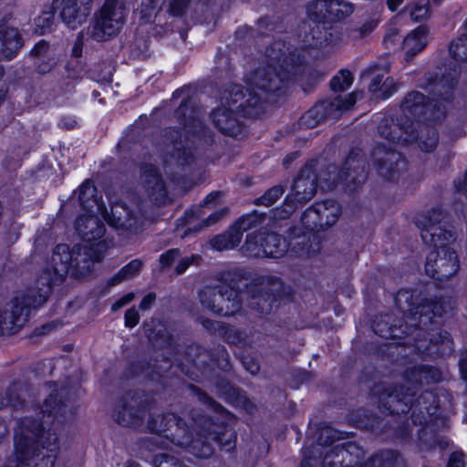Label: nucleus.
<instances>
[{
    "instance_id": "f257e3e1",
    "label": "nucleus",
    "mask_w": 467,
    "mask_h": 467,
    "mask_svg": "<svg viewBox=\"0 0 467 467\" xmlns=\"http://www.w3.org/2000/svg\"><path fill=\"white\" fill-rule=\"evenodd\" d=\"M75 408L64 389H54L40 407L27 410L15 427L17 462L7 467H53L58 450V431L70 420Z\"/></svg>"
},
{
    "instance_id": "f03ea898",
    "label": "nucleus",
    "mask_w": 467,
    "mask_h": 467,
    "mask_svg": "<svg viewBox=\"0 0 467 467\" xmlns=\"http://www.w3.org/2000/svg\"><path fill=\"white\" fill-rule=\"evenodd\" d=\"M107 248L106 242H99L95 245L82 243L72 248L64 244H57L38 276L37 295L36 291H30L16 297L10 310H0V335L13 334L22 327L31 309L44 304L51 286L60 283L67 274L80 277L90 273L94 264L102 260Z\"/></svg>"
},
{
    "instance_id": "7ed1b4c3",
    "label": "nucleus",
    "mask_w": 467,
    "mask_h": 467,
    "mask_svg": "<svg viewBox=\"0 0 467 467\" xmlns=\"http://www.w3.org/2000/svg\"><path fill=\"white\" fill-rule=\"evenodd\" d=\"M303 70V57L297 48L277 40L265 49V103L283 100Z\"/></svg>"
},
{
    "instance_id": "20e7f679",
    "label": "nucleus",
    "mask_w": 467,
    "mask_h": 467,
    "mask_svg": "<svg viewBox=\"0 0 467 467\" xmlns=\"http://www.w3.org/2000/svg\"><path fill=\"white\" fill-rule=\"evenodd\" d=\"M458 73L452 72L436 75L435 78L429 77L430 91L433 98L429 99L419 91L409 92L400 103L404 115L403 119L412 117L416 122H441L446 117L448 106L454 99L453 89L457 83Z\"/></svg>"
},
{
    "instance_id": "39448f33",
    "label": "nucleus",
    "mask_w": 467,
    "mask_h": 467,
    "mask_svg": "<svg viewBox=\"0 0 467 467\" xmlns=\"http://www.w3.org/2000/svg\"><path fill=\"white\" fill-rule=\"evenodd\" d=\"M192 420L197 438H193L186 423L172 413L153 418L149 428L158 438L164 437L177 446L187 447L197 457H210L213 451L211 441L218 440V433L213 430L214 424L204 416Z\"/></svg>"
},
{
    "instance_id": "423d86ee",
    "label": "nucleus",
    "mask_w": 467,
    "mask_h": 467,
    "mask_svg": "<svg viewBox=\"0 0 467 467\" xmlns=\"http://www.w3.org/2000/svg\"><path fill=\"white\" fill-rule=\"evenodd\" d=\"M441 373L436 368L427 365H418L408 368L404 373L407 390L404 387L376 384L372 394L378 397L379 408H383L391 414L407 413L412 408V397L417 393L419 386L440 381Z\"/></svg>"
},
{
    "instance_id": "0eeeda50",
    "label": "nucleus",
    "mask_w": 467,
    "mask_h": 467,
    "mask_svg": "<svg viewBox=\"0 0 467 467\" xmlns=\"http://www.w3.org/2000/svg\"><path fill=\"white\" fill-rule=\"evenodd\" d=\"M453 302L451 299L441 298L439 301L423 298L419 295V305L416 306L418 314V323L420 326L415 327L413 340L418 349H428L429 346L422 341L429 340L431 345H442L448 349H451V339L450 334L440 328L438 320L443 314L452 310Z\"/></svg>"
},
{
    "instance_id": "6e6552de",
    "label": "nucleus",
    "mask_w": 467,
    "mask_h": 467,
    "mask_svg": "<svg viewBox=\"0 0 467 467\" xmlns=\"http://www.w3.org/2000/svg\"><path fill=\"white\" fill-rule=\"evenodd\" d=\"M397 307L403 313L402 320H394L389 314L377 317L373 322V330L384 338H403L412 336L418 323L416 306L419 305V295L409 290H400L395 298Z\"/></svg>"
},
{
    "instance_id": "1a4fd4ad",
    "label": "nucleus",
    "mask_w": 467,
    "mask_h": 467,
    "mask_svg": "<svg viewBox=\"0 0 467 467\" xmlns=\"http://www.w3.org/2000/svg\"><path fill=\"white\" fill-rule=\"evenodd\" d=\"M365 451L356 442L348 441L328 447H311L305 452L301 467H356Z\"/></svg>"
},
{
    "instance_id": "9d476101",
    "label": "nucleus",
    "mask_w": 467,
    "mask_h": 467,
    "mask_svg": "<svg viewBox=\"0 0 467 467\" xmlns=\"http://www.w3.org/2000/svg\"><path fill=\"white\" fill-rule=\"evenodd\" d=\"M125 8L119 0H106L86 28V34L95 41H107L116 36L124 25Z\"/></svg>"
},
{
    "instance_id": "9b49d317",
    "label": "nucleus",
    "mask_w": 467,
    "mask_h": 467,
    "mask_svg": "<svg viewBox=\"0 0 467 467\" xmlns=\"http://www.w3.org/2000/svg\"><path fill=\"white\" fill-rule=\"evenodd\" d=\"M262 81L261 71H255L253 75L247 78V82L250 86L248 98L244 102V90L240 85H232L229 88L225 89L221 98V104L234 109V111L242 109L244 115L251 118H257L261 115L263 104L260 98V91Z\"/></svg>"
},
{
    "instance_id": "f8f14e48",
    "label": "nucleus",
    "mask_w": 467,
    "mask_h": 467,
    "mask_svg": "<svg viewBox=\"0 0 467 467\" xmlns=\"http://www.w3.org/2000/svg\"><path fill=\"white\" fill-rule=\"evenodd\" d=\"M199 299L204 308L221 316H231L241 307L239 291L225 283L216 286H205L200 291Z\"/></svg>"
},
{
    "instance_id": "ddd939ff",
    "label": "nucleus",
    "mask_w": 467,
    "mask_h": 467,
    "mask_svg": "<svg viewBox=\"0 0 467 467\" xmlns=\"http://www.w3.org/2000/svg\"><path fill=\"white\" fill-rule=\"evenodd\" d=\"M362 97V91H356L344 98L337 96L332 99L322 100L302 115L299 126L305 129H313L328 118H337L342 111L349 109L357 99Z\"/></svg>"
},
{
    "instance_id": "4468645a",
    "label": "nucleus",
    "mask_w": 467,
    "mask_h": 467,
    "mask_svg": "<svg viewBox=\"0 0 467 467\" xmlns=\"http://www.w3.org/2000/svg\"><path fill=\"white\" fill-rule=\"evenodd\" d=\"M445 213L441 208L428 211L417 219L416 224L421 229L420 236L426 244L438 246L440 242L455 239V233L443 221Z\"/></svg>"
},
{
    "instance_id": "2eb2a0df",
    "label": "nucleus",
    "mask_w": 467,
    "mask_h": 467,
    "mask_svg": "<svg viewBox=\"0 0 467 467\" xmlns=\"http://www.w3.org/2000/svg\"><path fill=\"white\" fill-rule=\"evenodd\" d=\"M440 242L437 249L431 251L425 264L426 274L438 281L446 280L454 275L460 269V261L455 251Z\"/></svg>"
},
{
    "instance_id": "dca6fc26",
    "label": "nucleus",
    "mask_w": 467,
    "mask_h": 467,
    "mask_svg": "<svg viewBox=\"0 0 467 467\" xmlns=\"http://www.w3.org/2000/svg\"><path fill=\"white\" fill-rule=\"evenodd\" d=\"M341 188L347 192L358 191L368 178V164L360 150H352L339 169Z\"/></svg>"
},
{
    "instance_id": "f3484780",
    "label": "nucleus",
    "mask_w": 467,
    "mask_h": 467,
    "mask_svg": "<svg viewBox=\"0 0 467 467\" xmlns=\"http://www.w3.org/2000/svg\"><path fill=\"white\" fill-rule=\"evenodd\" d=\"M371 157L377 172L386 181L397 180L406 170V160L401 153L384 145L375 146Z\"/></svg>"
},
{
    "instance_id": "a211bd4d",
    "label": "nucleus",
    "mask_w": 467,
    "mask_h": 467,
    "mask_svg": "<svg viewBox=\"0 0 467 467\" xmlns=\"http://www.w3.org/2000/svg\"><path fill=\"white\" fill-rule=\"evenodd\" d=\"M317 161H307L299 171L291 186V197L294 203L304 204L314 198L317 190L318 176L317 173Z\"/></svg>"
},
{
    "instance_id": "6ab92c4d",
    "label": "nucleus",
    "mask_w": 467,
    "mask_h": 467,
    "mask_svg": "<svg viewBox=\"0 0 467 467\" xmlns=\"http://www.w3.org/2000/svg\"><path fill=\"white\" fill-rule=\"evenodd\" d=\"M101 216L112 227L123 231H136L142 222V214L138 205L131 206L125 202H117L111 205L110 213L104 206Z\"/></svg>"
},
{
    "instance_id": "aec40b11",
    "label": "nucleus",
    "mask_w": 467,
    "mask_h": 467,
    "mask_svg": "<svg viewBox=\"0 0 467 467\" xmlns=\"http://www.w3.org/2000/svg\"><path fill=\"white\" fill-rule=\"evenodd\" d=\"M238 226L243 233H247L242 246L243 254L247 257H258L263 251V215L256 212L243 216L238 220Z\"/></svg>"
},
{
    "instance_id": "412c9836",
    "label": "nucleus",
    "mask_w": 467,
    "mask_h": 467,
    "mask_svg": "<svg viewBox=\"0 0 467 467\" xmlns=\"http://www.w3.org/2000/svg\"><path fill=\"white\" fill-rule=\"evenodd\" d=\"M54 5L64 25L75 30L89 16L92 0H54Z\"/></svg>"
},
{
    "instance_id": "4be33fe9",
    "label": "nucleus",
    "mask_w": 467,
    "mask_h": 467,
    "mask_svg": "<svg viewBox=\"0 0 467 467\" xmlns=\"http://www.w3.org/2000/svg\"><path fill=\"white\" fill-rule=\"evenodd\" d=\"M416 142L424 152H431L436 149L439 143L437 130L424 122H413L409 119L408 129L405 131L403 144Z\"/></svg>"
},
{
    "instance_id": "5701e85b",
    "label": "nucleus",
    "mask_w": 467,
    "mask_h": 467,
    "mask_svg": "<svg viewBox=\"0 0 467 467\" xmlns=\"http://www.w3.org/2000/svg\"><path fill=\"white\" fill-rule=\"evenodd\" d=\"M76 230L88 244L95 245L99 242H105L102 237L105 234V226L92 214L81 215L76 222Z\"/></svg>"
},
{
    "instance_id": "b1692460",
    "label": "nucleus",
    "mask_w": 467,
    "mask_h": 467,
    "mask_svg": "<svg viewBox=\"0 0 467 467\" xmlns=\"http://www.w3.org/2000/svg\"><path fill=\"white\" fill-rule=\"evenodd\" d=\"M293 290L285 285L280 278L268 277L265 284V303L268 302L269 311L277 309L282 303L292 300Z\"/></svg>"
},
{
    "instance_id": "393cba45",
    "label": "nucleus",
    "mask_w": 467,
    "mask_h": 467,
    "mask_svg": "<svg viewBox=\"0 0 467 467\" xmlns=\"http://www.w3.org/2000/svg\"><path fill=\"white\" fill-rule=\"evenodd\" d=\"M408 123L409 119L402 117L397 121L390 117H383L378 125V134L389 141L403 144Z\"/></svg>"
},
{
    "instance_id": "a878e982",
    "label": "nucleus",
    "mask_w": 467,
    "mask_h": 467,
    "mask_svg": "<svg viewBox=\"0 0 467 467\" xmlns=\"http://www.w3.org/2000/svg\"><path fill=\"white\" fill-rule=\"evenodd\" d=\"M141 179L150 198L158 203L163 202L166 198V189L157 169L152 165L143 167Z\"/></svg>"
},
{
    "instance_id": "bb28decb",
    "label": "nucleus",
    "mask_w": 467,
    "mask_h": 467,
    "mask_svg": "<svg viewBox=\"0 0 467 467\" xmlns=\"http://www.w3.org/2000/svg\"><path fill=\"white\" fill-rule=\"evenodd\" d=\"M146 412L139 407L137 401L122 402L116 410L114 415L116 421L122 426H138L143 420Z\"/></svg>"
},
{
    "instance_id": "cd10ccee",
    "label": "nucleus",
    "mask_w": 467,
    "mask_h": 467,
    "mask_svg": "<svg viewBox=\"0 0 467 467\" xmlns=\"http://www.w3.org/2000/svg\"><path fill=\"white\" fill-rule=\"evenodd\" d=\"M212 118L215 127L222 132L234 136L239 131V120L234 109L222 105L213 112Z\"/></svg>"
},
{
    "instance_id": "c85d7f7f",
    "label": "nucleus",
    "mask_w": 467,
    "mask_h": 467,
    "mask_svg": "<svg viewBox=\"0 0 467 467\" xmlns=\"http://www.w3.org/2000/svg\"><path fill=\"white\" fill-rule=\"evenodd\" d=\"M21 47L22 40L16 28L0 29V59H12Z\"/></svg>"
},
{
    "instance_id": "c756f323",
    "label": "nucleus",
    "mask_w": 467,
    "mask_h": 467,
    "mask_svg": "<svg viewBox=\"0 0 467 467\" xmlns=\"http://www.w3.org/2000/svg\"><path fill=\"white\" fill-rule=\"evenodd\" d=\"M428 28L420 26L410 33L403 40V49L405 50L406 59L410 60L418 53L421 52L427 46Z\"/></svg>"
},
{
    "instance_id": "7c9ffc66",
    "label": "nucleus",
    "mask_w": 467,
    "mask_h": 467,
    "mask_svg": "<svg viewBox=\"0 0 467 467\" xmlns=\"http://www.w3.org/2000/svg\"><path fill=\"white\" fill-rule=\"evenodd\" d=\"M241 243V230L238 226V221L232 225L226 232L216 235L211 240V245L217 251L234 249Z\"/></svg>"
},
{
    "instance_id": "2f4dec72",
    "label": "nucleus",
    "mask_w": 467,
    "mask_h": 467,
    "mask_svg": "<svg viewBox=\"0 0 467 467\" xmlns=\"http://www.w3.org/2000/svg\"><path fill=\"white\" fill-rule=\"evenodd\" d=\"M270 229L265 232V256L280 258L287 251L288 242L281 234Z\"/></svg>"
},
{
    "instance_id": "473e14b6",
    "label": "nucleus",
    "mask_w": 467,
    "mask_h": 467,
    "mask_svg": "<svg viewBox=\"0 0 467 467\" xmlns=\"http://www.w3.org/2000/svg\"><path fill=\"white\" fill-rule=\"evenodd\" d=\"M296 204L293 202L291 197H285L283 204L280 207L270 210L268 218L269 222L267 227L270 229H279L283 226L291 214L296 211Z\"/></svg>"
},
{
    "instance_id": "72a5a7b5",
    "label": "nucleus",
    "mask_w": 467,
    "mask_h": 467,
    "mask_svg": "<svg viewBox=\"0 0 467 467\" xmlns=\"http://www.w3.org/2000/svg\"><path fill=\"white\" fill-rule=\"evenodd\" d=\"M359 467H405V462L397 451L388 450L375 454Z\"/></svg>"
},
{
    "instance_id": "f704fd0d",
    "label": "nucleus",
    "mask_w": 467,
    "mask_h": 467,
    "mask_svg": "<svg viewBox=\"0 0 467 467\" xmlns=\"http://www.w3.org/2000/svg\"><path fill=\"white\" fill-rule=\"evenodd\" d=\"M317 204L324 230L334 225L341 215L340 204L335 200H326Z\"/></svg>"
},
{
    "instance_id": "c9c22d12",
    "label": "nucleus",
    "mask_w": 467,
    "mask_h": 467,
    "mask_svg": "<svg viewBox=\"0 0 467 467\" xmlns=\"http://www.w3.org/2000/svg\"><path fill=\"white\" fill-rule=\"evenodd\" d=\"M413 415L416 410L422 414L424 421H427L425 414L427 416L434 415L437 412V398L433 392L426 390L422 392L417 399L414 400L412 397V408Z\"/></svg>"
},
{
    "instance_id": "e433bc0d",
    "label": "nucleus",
    "mask_w": 467,
    "mask_h": 467,
    "mask_svg": "<svg viewBox=\"0 0 467 467\" xmlns=\"http://www.w3.org/2000/svg\"><path fill=\"white\" fill-rule=\"evenodd\" d=\"M96 192L97 189L91 182H84L79 187V202L85 210L89 212L96 207L97 212L100 213L104 205L97 199Z\"/></svg>"
},
{
    "instance_id": "4c0bfd02",
    "label": "nucleus",
    "mask_w": 467,
    "mask_h": 467,
    "mask_svg": "<svg viewBox=\"0 0 467 467\" xmlns=\"http://www.w3.org/2000/svg\"><path fill=\"white\" fill-rule=\"evenodd\" d=\"M289 232L290 241L288 242V246H290L295 253L303 255L310 254L315 252V250L312 249V245L309 244L310 234L302 233L301 230L297 228H290Z\"/></svg>"
},
{
    "instance_id": "58836bf2",
    "label": "nucleus",
    "mask_w": 467,
    "mask_h": 467,
    "mask_svg": "<svg viewBox=\"0 0 467 467\" xmlns=\"http://www.w3.org/2000/svg\"><path fill=\"white\" fill-rule=\"evenodd\" d=\"M348 437L347 432L339 431L330 426H324L320 428L317 438V444L312 447H328L333 448L335 441L344 440Z\"/></svg>"
},
{
    "instance_id": "ea45409f",
    "label": "nucleus",
    "mask_w": 467,
    "mask_h": 467,
    "mask_svg": "<svg viewBox=\"0 0 467 467\" xmlns=\"http://www.w3.org/2000/svg\"><path fill=\"white\" fill-rule=\"evenodd\" d=\"M142 266V262L139 259L132 260L127 265L122 267L114 276H112L108 284L114 286L117 284L128 279L134 278L140 272Z\"/></svg>"
},
{
    "instance_id": "a19ab883",
    "label": "nucleus",
    "mask_w": 467,
    "mask_h": 467,
    "mask_svg": "<svg viewBox=\"0 0 467 467\" xmlns=\"http://www.w3.org/2000/svg\"><path fill=\"white\" fill-rule=\"evenodd\" d=\"M317 176L321 187L326 190H333L337 186H341L340 172L334 164H329Z\"/></svg>"
},
{
    "instance_id": "79ce46f5",
    "label": "nucleus",
    "mask_w": 467,
    "mask_h": 467,
    "mask_svg": "<svg viewBox=\"0 0 467 467\" xmlns=\"http://www.w3.org/2000/svg\"><path fill=\"white\" fill-rule=\"evenodd\" d=\"M352 420L358 428L372 431H379L381 425V420L367 410L353 414Z\"/></svg>"
},
{
    "instance_id": "37998d69",
    "label": "nucleus",
    "mask_w": 467,
    "mask_h": 467,
    "mask_svg": "<svg viewBox=\"0 0 467 467\" xmlns=\"http://www.w3.org/2000/svg\"><path fill=\"white\" fill-rule=\"evenodd\" d=\"M301 222L304 227L308 231L324 230L319 213H317V202L304 212L301 216Z\"/></svg>"
},
{
    "instance_id": "c03bdc74",
    "label": "nucleus",
    "mask_w": 467,
    "mask_h": 467,
    "mask_svg": "<svg viewBox=\"0 0 467 467\" xmlns=\"http://www.w3.org/2000/svg\"><path fill=\"white\" fill-rule=\"evenodd\" d=\"M318 75L317 72L309 69L306 63L305 58L303 57V70L302 72L296 77L295 82H297L301 88L302 90L305 93L310 92L318 82Z\"/></svg>"
},
{
    "instance_id": "a18cd8bd",
    "label": "nucleus",
    "mask_w": 467,
    "mask_h": 467,
    "mask_svg": "<svg viewBox=\"0 0 467 467\" xmlns=\"http://www.w3.org/2000/svg\"><path fill=\"white\" fill-rule=\"evenodd\" d=\"M331 0H317L307 5V14L314 21L319 22L330 16Z\"/></svg>"
},
{
    "instance_id": "49530a36",
    "label": "nucleus",
    "mask_w": 467,
    "mask_h": 467,
    "mask_svg": "<svg viewBox=\"0 0 467 467\" xmlns=\"http://www.w3.org/2000/svg\"><path fill=\"white\" fill-rule=\"evenodd\" d=\"M378 21L375 19H368L360 26L350 28L348 31V36L354 41L363 39L369 36L377 27Z\"/></svg>"
},
{
    "instance_id": "de8ad7c7",
    "label": "nucleus",
    "mask_w": 467,
    "mask_h": 467,
    "mask_svg": "<svg viewBox=\"0 0 467 467\" xmlns=\"http://www.w3.org/2000/svg\"><path fill=\"white\" fill-rule=\"evenodd\" d=\"M55 26V16L52 12H43L35 19V32L45 35L52 31Z\"/></svg>"
},
{
    "instance_id": "09e8293b",
    "label": "nucleus",
    "mask_w": 467,
    "mask_h": 467,
    "mask_svg": "<svg viewBox=\"0 0 467 467\" xmlns=\"http://www.w3.org/2000/svg\"><path fill=\"white\" fill-rule=\"evenodd\" d=\"M449 50L455 60L467 61V34H462L451 42Z\"/></svg>"
},
{
    "instance_id": "8fccbe9b",
    "label": "nucleus",
    "mask_w": 467,
    "mask_h": 467,
    "mask_svg": "<svg viewBox=\"0 0 467 467\" xmlns=\"http://www.w3.org/2000/svg\"><path fill=\"white\" fill-rule=\"evenodd\" d=\"M353 81L350 71L342 69L330 81V87L335 92H341L348 88Z\"/></svg>"
},
{
    "instance_id": "3c124183",
    "label": "nucleus",
    "mask_w": 467,
    "mask_h": 467,
    "mask_svg": "<svg viewBox=\"0 0 467 467\" xmlns=\"http://www.w3.org/2000/svg\"><path fill=\"white\" fill-rule=\"evenodd\" d=\"M353 11L354 6L351 3L343 0H331L330 16H335L338 20L344 19L350 16Z\"/></svg>"
},
{
    "instance_id": "603ef678",
    "label": "nucleus",
    "mask_w": 467,
    "mask_h": 467,
    "mask_svg": "<svg viewBox=\"0 0 467 467\" xmlns=\"http://www.w3.org/2000/svg\"><path fill=\"white\" fill-rule=\"evenodd\" d=\"M161 0H142L140 14L146 22L155 17L161 7Z\"/></svg>"
},
{
    "instance_id": "864d4df0",
    "label": "nucleus",
    "mask_w": 467,
    "mask_h": 467,
    "mask_svg": "<svg viewBox=\"0 0 467 467\" xmlns=\"http://www.w3.org/2000/svg\"><path fill=\"white\" fill-rule=\"evenodd\" d=\"M306 36L303 39L304 46L306 47H317L321 42L319 41L321 35V31L319 30V26H316L313 28H310V26H304L303 27Z\"/></svg>"
},
{
    "instance_id": "5fc2aeb1",
    "label": "nucleus",
    "mask_w": 467,
    "mask_h": 467,
    "mask_svg": "<svg viewBox=\"0 0 467 467\" xmlns=\"http://www.w3.org/2000/svg\"><path fill=\"white\" fill-rule=\"evenodd\" d=\"M398 88L399 83H397L391 77H388L384 78L379 92L377 93L376 99H387L398 90Z\"/></svg>"
},
{
    "instance_id": "6e6d98bb",
    "label": "nucleus",
    "mask_w": 467,
    "mask_h": 467,
    "mask_svg": "<svg viewBox=\"0 0 467 467\" xmlns=\"http://www.w3.org/2000/svg\"><path fill=\"white\" fill-rule=\"evenodd\" d=\"M248 299L251 301L250 305L253 307H258L261 301L262 293V282L260 279L254 283H251L246 286V292Z\"/></svg>"
},
{
    "instance_id": "4d7b16f0",
    "label": "nucleus",
    "mask_w": 467,
    "mask_h": 467,
    "mask_svg": "<svg viewBox=\"0 0 467 467\" xmlns=\"http://www.w3.org/2000/svg\"><path fill=\"white\" fill-rule=\"evenodd\" d=\"M193 0H171L169 5V13L172 16L181 17L190 9Z\"/></svg>"
},
{
    "instance_id": "13d9d810",
    "label": "nucleus",
    "mask_w": 467,
    "mask_h": 467,
    "mask_svg": "<svg viewBox=\"0 0 467 467\" xmlns=\"http://www.w3.org/2000/svg\"><path fill=\"white\" fill-rule=\"evenodd\" d=\"M286 183L273 186L265 192V206L274 204L285 192Z\"/></svg>"
},
{
    "instance_id": "bf43d9fd",
    "label": "nucleus",
    "mask_w": 467,
    "mask_h": 467,
    "mask_svg": "<svg viewBox=\"0 0 467 467\" xmlns=\"http://www.w3.org/2000/svg\"><path fill=\"white\" fill-rule=\"evenodd\" d=\"M154 464L156 467H188L178 459L165 454L156 455Z\"/></svg>"
},
{
    "instance_id": "052dcab7",
    "label": "nucleus",
    "mask_w": 467,
    "mask_h": 467,
    "mask_svg": "<svg viewBox=\"0 0 467 467\" xmlns=\"http://www.w3.org/2000/svg\"><path fill=\"white\" fill-rule=\"evenodd\" d=\"M429 16V0H424L422 4H416L410 12L412 20L419 22Z\"/></svg>"
},
{
    "instance_id": "680f3d73",
    "label": "nucleus",
    "mask_w": 467,
    "mask_h": 467,
    "mask_svg": "<svg viewBox=\"0 0 467 467\" xmlns=\"http://www.w3.org/2000/svg\"><path fill=\"white\" fill-rule=\"evenodd\" d=\"M172 158L175 160L178 165H185L191 163L193 161V154L191 149L176 148Z\"/></svg>"
},
{
    "instance_id": "e2e57ef3",
    "label": "nucleus",
    "mask_w": 467,
    "mask_h": 467,
    "mask_svg": "<svg viewBox=\"0 0 467 467\" xmlns=\"http://www.w3.org/2000/svg\"><path fill=\"white\" fill-rule=\"evenodd\" d=\"M140 321V315L138 311L131 307L128 309L125 313V325L129 327H135Z\"/></svg>"
},
{
    "instance_id": "0e129e2a",
    "label": "nucleus",
    "mask_w": 467,
    "mask_h": 467,
    "mask_svg": "<svg viewBox=\"0 0 467 467\" xmlns=\"http://www.w3.org/2000/svg\"><path fill=\"white\" fill-rule=\"evenodd\" d=\"M84 45V32L78 33V37L72 47L71 54L74 57H80L82 56Z\"/></svg>"
},
{
    "instance_id": "69168bd1",
    "label": "nucleus",
    "mask_w": 467,
    "mask_h": 467,
    "mask_svg": "<svg viewBox=\"0 0 467 467\" xmlns=\"http://www.w3.org/2000/svg\"><path fill=\"white\" fill-rule=\"evenodd\" d=\"M180 254L179 250L171 249L167 251L165 254H162L160 257V262L162 266H167L171 265Z\"/></svg>"
},
{
    "instance_id": "338daca9",
    "label": "nucleus",
    "mask_w": 467,
    "mask_h": 467,
    "mask_svg": "<svg viewBox=\"0 0 467 467\" xmlns=\"http://www.w3.org/2000/svg\"><path fill=\"white\" fill-rule=\"evenodd\" d=\"M383 80V75H376L372 78L370 84L368 85V91L373 95L374 98H376Z\"/></svg>"
},
{
    "instance_id": "774afa93",
    "label": "nucleus",
    "mask_w": 467,
    "mask_h": 467,
    "mask_svg": "<svg viewBox=\"0 0 467 467\" xmlns=\"http://www.w3.org/2000/svg\"><path fill=\"white\" fill-rule=\"evenodd\" d=\"M447 467H465L463 454L462 452H453L450 457Z\"/></svg>"
}]
</instances>
